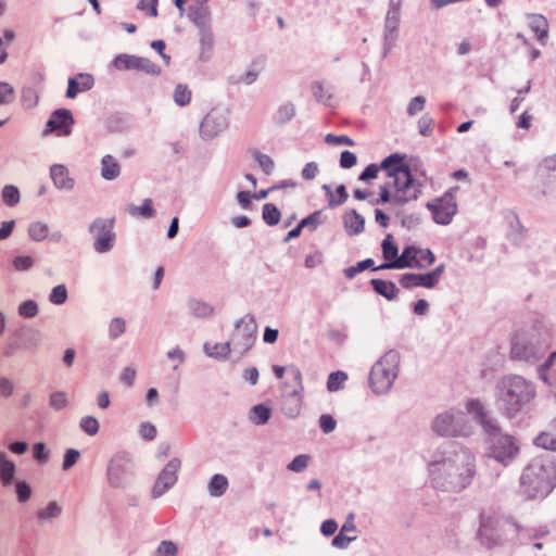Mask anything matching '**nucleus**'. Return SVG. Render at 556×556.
<instances>
[{"instance_id":"obj_1","label":"nucleus","mask_w":556,"mask_h":556,"mask_svg":"<svg viewBox=\"0 0 556 556\" xmlns=\"http://www.w3.org/2000/svg\"><path fill=\"white\" fill-rule=\"evenodd\" d=\"M431 485L444 492H462L477 476L476 455L467 447L451 444L440 450L428 464Z\"/></svg>"},{"instance_id":"obj_2","label":"nucleus","mask_w":556,"mask_h":556,"mask_svg":"<svg viewBox=\"0 0 556 556\" xmlns=\"http://www.w3.org/2000/svg\"><path fill=\"white\" fill-rule=\"evenodd\" d=\"M556 486V463L553 456L538 455L530 459L520 476L521 492L528 498H544Z\"/></svg>"},{"instance_id":"obj_3","label":"nucleus","mask_w":556,"mask_h":556,"mask_svg":"<svg viewBox=\"0 0 556 556\" xmlns=\"http://www.w3.org/2000/svg\"><path fill=\"white\" fill-rule=\"evenodd\" d=\"M496 390V401L508 417H515L536 396L534 383L519 375L503 377Z\"/></svg>"},{"instance_id":"obj_4","label":"nucleus","mask_w":556,"mask_h":556,"mask_svg":"<svg viewBox=\"0 0 556 556\" xmlns=\"http://www.w3.org/2000/svg\"><path fill=\"white\" fill-rule=\"evenodd\" d=\"M400 354L390 350L371 367L369 384L376 394H384L391 390L399 374Z\"/></svg>"},{"instance_id":"obj_5","label":"nucleus","mask_w":556,"mask_h":556,"mask_svg":"<svg viewBox=\"0 0 556 556\" xmlns=\"http://www.w3.org/2000/svg\"><path fill=\"white\" fill-rule=\"evenodd\" d=\"M546 348L535 329L517 331L511 338L510 356L513 359L534 364L542 358Z\"/></svg>"},{"instance_id":"obj_6","label":"nucleus","mask_w":556,"mask_h":556,"mask_svg":"<svg viewBox=\"0 0 556 556\" xmlns=\"http://www.w3.org/2000/svg\"><path fill=\"white\" fill-rule=\"evenodd\" d=\"M485 432L489 435L486 456L503 466H508L520 451L516 439L508 433H503L497 424L494 429H489Z\"/></svg>"},{"instance_id":"obj_7","label":"nucleus","mask_w":556,"mask_h":556,"mask_svg":"<svg viewBox=\"0 0 556 556\" xmlns=\"http://www.w3.org/2000/svg\"><path fill=\"white\" fill-rule=\"evenodd\" d=\"M432 429L442 437H467L471 433L465 414L454 409L439 414L432 422Z\"/></svg>"},{"instance_id":"obj_8","label":"nucleus","mask_w":556,"mask_h":556,"mask_svg":"<svg viewBox=\"0 0 556 556\" xmlns=\"http://www.w3.org/2000/svg\"><path fill=\"white\" fill-rule=\"evenodd\" d=\"M458 186L450 188L442 197L427 202L426 207L431 213L432 219L438 225H450L458 212L456 193Z\"/></svg>"},{"instance_id":"obj_9","label":"nucleus","mask_w":556,"mask_h":556,"mask_svg":"<svg viewBox=\"0 0 556 556\" xmlns=\"http://www.w3.org/2000/svg\"><path fill=\"white\" fill-rule=\"evenodd\" d=\"M132 477V463L128 453L114 454L106 466V481L113 489H125Z\"/></svg>"},{"instance_id":"obj_10","label":"nucleus","mask_w":556,"mask_h":556,"mask_svg":"<svg viewBox=\"0 0 556 556\" xmlns=\"http://www.w3.org/2000/svg\"><path fill=\"white\" fill-rule=\"evenodd\" d=\"M294 380V388L289 390L288 384L283 386L282 412L289 418L299 416L303 403V381L301 370L292 365L288 368Z\"/></svg>"},{"instance_id":"obj_11","label":"nucleus","mask_w":556,"mask_h":556,"mask_svg":"<svg viewBox=\"0 0 556 556\" xmlns=\"http://www.w3.org/2000/svg\"><path fill=\"white\" fill-rule=\"evenodd\" d=\"M387 185L393 190V201L397 204H403L417 198V190L408 167L404 169L397 168L396 174L389 177Z\"/></svg>"},{"instance_id":"obj_12","label":"nucleus","mask_w":556,"mask_h":556,"mask_svg":"<svg viewBox=\"0 0 556 556\" xmlns=\"http://www.w3.org/2000/svg\"><path fill=\"white\" fill-rule=\"evenodd\" d=\"M256 339V324L253 317L245 316L237 320L236 330L231 336L230 343L235 351L240 354L248 352Z\"/></svg>"},{"instance_id":"obj_13","label":"nucleus","mask_w":556,"mask_h":556,"mask_svg":"<svg viewBox=\"0 0 556 556\" xmlns=\"http://www.w3.org/2000/svg\"><path fill=\"white\" fill-rule=\"evenodd\" d=\"M114 219L97 218L89 227L94 237L93 248L98 253L109 252L114 245Z\"/></svg>"},{"instance_id":"obj_14","label":"nucleus","mask_w":556,"mask_h":556,"mask_svg":"<svg viewBox=\"0 0 556 556\" xmlns=\"http://www.w3.org/2000/svg\"><path fill=\"white\" fill-rule=\"evenodd\" d=\"M228 127V112L225 109H213L203 118L200 125V135L211 140Z\"/></svg>"},{"instance_id":"obj_15","label":"nucleus","mask_w":556,"mask_h":556,"mask_svg":"<svg viewBox=\"0 0 556 556\" xmlns=\"http://www.w3.org/2000/svg\"><path fill=\"white\" fill-rule=\"evenodd\" d=\"M180 468L181 460L178 457L172 458L164 466L152 488L151 495L153 498L162 496L176 484Z\"/></svg>"},{"instance_id":"obj_16","label":"nucleus","mask_w":556,"mask_h":556,"mask_svg":"<svg viewBox=\"0 0 556 556\" xmlns=\"http://www.w3.org/2000/svg\"><path fill=\"white\" fill-rule=\"evenodd\" d=\"M74 123V116L68 109H58L51 113L43 134L54 132L58 137H67L73 131Z\"/></svg>"},{"instance_id":"obj_17","label":"nucleus","mask_w":556,"mask_h":556,"mask_svg":"<svg viewBox=\"0 0 556 556\" xmlns=\"http://www.w3.org/2000/svg\"><path fill=\"white\" fill-rule=\"evenodd\" d=\"M113 65L118 71L137 70L150 75L160 74V67L149 59L126 53L116 55Z\"/></svg>"},{"instance_id":"obj_18","label":"nucleus","mask_w":556,"mask_h":556,"mask_svg":"<svg viewBox=\"0 0 556 556\" xmlns=\"http://www.w3.org/2000/svg\"><path fill=\"white\" fill-rule=\"evenodd\" d=\"M39 341L40 338L38 332L33 330H20L9 339L4 354L12 356L20 350H35L39 345Z\"/></svg>"},{"instance_id":"obj_19","label":"nucleus","mask_w":556,"mask_h":556,"mask_svg":"<svg viewBox=\"0 0 556 556\" xmlns=\"http://www.w3.org/2000/svg\"><path fill=\"white\" fill-rule=\"evenodd\" d=\"M50 177L56 189L72 190L75 180L70 176L68 169L62 164H54L50 167Z\"/></svg>"},{"instance_id":"obj_20","label":"nucleus","mask_w":556,"mask_h":556,"mask_svg":"<svg viewBox=\"0 0 556 556\" xmlns=\"http://www.w3.org/2000/svg\"><path fill=\"white\" fill-rule=\"evenodd\" d=\"M416 253L417 248L415 247H406L402 254L399 255V258L391 263H383L382 265L376 267L375 269H383V268H415L416 265Z\"/></svg>"},{"instance_id":"obj_21","label":"nucleus","mask_w":556,"mask_h":556,"mask_svg":"<svg viewBox=\"0 0 556 556\" xmlns=\"http://www.w3.org/2000/svg\"><path fill=\"white\" fill-rule=\"evenodd\" d=\"M466 410L483 427L484 431L494 429L495 420L488 418L484 406L479 400H470L466 404Z\"/></svg>"},{"instance_id":"obj_22","label":"nucleus","mask_w":556,"mask_h":556,"mask_svg":"<svg viewBox=\"0 0 556 556\" xmlns=\"http://www.w3.org/2000/svg\"><path fill=\"white\" fill-rule=\"evenodd\" d=\"M399 282L405 289H410V288H415V287H424L427 289L434 288V285L431 281V278L429 277L428 273H425V274L407 273V274H404L401 276Z\"/></svg>"},{"instance_id":"obj_23","label":"nucleus","mask_w":556,"mask_h":556,"mask_svg":"<svg viewBox=\"0 0 556 556\" xmlns=\"http://www.w3.org/2000/svg\"><path fill=\"white\" fill-rule=\"evenodd\" d=\"M554 366H556V352H552L536 368L539 379L547 386L556 383V371L552 370Z\"/></svg>"},{"instance_id":"obj_24","label":"nucleus","mask_w":556,"mask_h":556,"mask_svg":"<svg viewBox=\"0 0 556 556\" xmlns=\"http://www.w3.org/2000/svg\"><path fill=\"white\" fill-rule=\"evenodd\" d=\"M497 518L490 514L480 515L479 536L481 540H485L488 545L495 544L497 538L493 539L491 532L496 529Z\"/></svg>"},{"instance_id":"obj_25","label":"nucleus","mask_w":556,"mask_h":556,"mask_svg":"<svg viewBox=\"0 0 556 556\" xmlns=\"http://www.w3.org/2000/svg\"><path fill=\"white\" fill-rule=\"evenodd\" d=\"M343 224L345 231L350 236H356L364 231L365 219L355 210L345 212L343 215Z\"/></svg>"},{"instance_id":"obj_26","label":"nucleus","mask_w":556,"mask_h":556,"mask_svg":"<svg viewBox=\"0 0 556 556\" xmlns=\"http://www.w3.org/2000/svg\"><path fill=\"white\" fill-rule=\"evenodd\" d=\"M80 83L77 81L76 78H70L67 90H66V97L68 99H74L78 92L86 91L92 88L93 86V78L91 75L88 74H79Z\"/></svg>"},{"instance_id":"obj_27","label":"nucleus","mask_w":556,"mask_h":556,"mask_svg":"<svg viewBox=\"0 0 556 556\" xmlns=\"http://www.w3.org/2000/svg\"><path fill=\"white\" fill-rule=\"evenodd\" d=\"M529 27L536 35L538 40L544 45L548 34V22L541 14H530Z\"/></svg>"},{"instance_id":"obj_28","label":"nucleus","mask_w":556,"mask_h":556,"mask_svg":"<svg viewBox=\"0 0 556 556\" xmlns=\"http://www.w3.org/2000/svg\"><path fill=\"white\" fill-rule=\"evenodd\" d=\"M15 470V464L8 458V455L4 452H0V481L3 486L12 484Z\"/></svg>"},{"instance_id":"obj_29","label":"nucleus","mask_w":556,"mask_h":556,"mask_svg":"<svg viewBox=\"0 0 556 556\" xmlns=\"http://www.w3.org/2000/svg\"><path fill=\"white\" fill-rule=\"evenodd\" d=\"M295 105L292 102H285L273 113L271 119L276 125H283L295 116Z\"/></svg>"},{"instance_id":"obj_30","label":"nucleus","mask_w":556,"mask_h":556,"mask_svg":"<svg viewBox=\"0 0 556 556\" xmlns=\"http://www.w3.org/2000/svg\"><path fill=\"white\" fill-rule=\"evenodd\" d=\"M121 168L116 159L110 154L101 161V176L106 180H113L119 176Z\"/></svg>"},{"instance_id":"obj_31","label":"nucleus","mask_w":556,"mask_h":556,"mask_svg":"<svg viewBox=\"0 0 556 556\" xmlns=\"http://www.w3.org/2000/svg\"><path fill=\"white\" fill-rule=\"evenodd\" d=\"M374 290L388 300H394L399 294V289L394 282L383 279H372L370 281Z\"/></svg>"},{"instance_id":"obj_32","label":"nucleus","mask_w":556,"mask_h":556,"mask_svg":"<svg viewBox=\"0 0 556 556\" xmlns=\"http://www.w3.org/2000/svg\"><path fill=\"white\" fill-rule=\"evenodd\" d=\"M539 174L548 184L556 186V154L543 160L539 167Z\"/></svg>"},{"instance_id":"obj_33","label":"nucleus","mask_w":556,"mask_h":556,"mask_svg":"<svg viewBox=\"0 0 556 556\" xmlns=\"http://www.w3.org/2000/svg\"><path fill=\"white\" fill-rule=\"evenodd\" d=\"M228 485V479L224 475L215 473L207 484V492L212 497H219L225 494Z\"/></svg>"},{"instance_id":"obj_34","label":"nucleus","mask_w":556,"mask_h":556,"mask_svg":"<svg viewBox=\"0 0 556 556\" xmlns=\"http://www.w3.org/2000/svg\"><path fill=\"white\" fill-rule=\"evenodd\" d=\"M204 352L208 357L216 359H226L230 353V342L224 343H204Z\"/></svg>"},{"instance_id":"obj_35","label":"nucleus","mask_w":556,"mask_h":556,"mask_svg":"<svg viewBox=\"0 0 556 556\" xmlns=\"http://www.w3.org/2000/svg\"><path fill=\"white\" fill-rule=\"evenodd\" d=\"M126 212L135 217L142 218H151L155 215V211L153 208V202L151 199H144L142 204L137 206L134 204H129L126 207Z\"/></svg>"},{"instance_id":"obj_36","label":"nucleus","mask_w":556,"mask_h":556,"mask_svg":"<svg viewBox=\"0 0 556 556\" xmlns=\"http://www.w3.org/2000/svg\"><path fill=\"white\" fill-rule=\"evenodd\" d=\"M380 169H383L387 172L388 177H391L392 175L396 174L397 168L404 169L408 167L403 162V156H401L397 153H393L386 157L379 165Z\"/></svg>"},{"instance_id":"obj_37","label":"nucleus","mask_w":556,"mask_h":556,"mask_svg":"<svg viewBox=\"0 0 556 556\" xmlns=\"http://www.w3.org/2000/svg\"><path fill=\"white\" fill-rule=\"evenodd\" d=\"M27 232L31 240L40 242L48 237L49 226L43 222L36 220L29 224Z\"/></svg>"},{"instance_id":"obj_38","label":"nucleus","mask_w":556,"mask_h":556,"mask_svg":"<svg viewBox=\"0 0 556 556\" xmlns=\"http://www.w3.org/2000/svg\"><path fill=\"white\" fill-rule=\"evenodd\" d=\"M188 307H189L190 312L192 313V315H194L195 317H201V318L211 316L214 311L213 307L208 303L197 300V299H191L188 302Z\"/></svg>"},{"instance_id":"obj_39","label":"nucleus","mask_w":556,"mask_h":556,"mask_svg":"<svg viewBox=\"0 0 556 556\" xmlns=\"http://www.w3.org/2000/svg\"><path fill=\"white\" fill-rule=\"evenodd\" d=\"M1 199L3 203L10 207L17 205L21 200L18 188L14 185H5L1 191Z\"/></svg>"},{"instance_id":"obj_40","label":"nucleus","mask_w":556,"mask_h":556,"mask_svg":"<svg viewBox=\"0 0 556 556\" xmlns=\"http://www.w3.org/2000/svg\"><path fill=\"white\" fill-rule=\"evenodd\" d=\"M401 12L388 10L386 17V40L393 39V35L396 31L400 24Z\"/></svg>"},{"instance_id":"obj_41","label":"nucleus","mask_w":556,"mask_h":556,"mask_svg":"<svg viewBox=\"0 0 556 556\" xmlns=\"http://www.w3.org/2000/svg\"><path fill=\"white\" fill-rule=\"evenodd\" d=\"M382 254L386 263H391L399 258V250L392 235H388L382 241Z\"/></svg>"},{"instance_id":"obj_42","label":"nucleus","mask_w":556,"mask_h":556,"mask_svg":"<svg viewBox=\"0 0 556 556\" xmlns=\"http://www.w3.org/2000/svg\"><path fill=\"white\" fill-rule=\"evenodd\" d=\"M62 513V507L56 502H50L45 508L37 513L40 521H48L58 518Z\"/></svg>"},{"instance_id":"obj_43","label":"nucleus","mask_w":556,"mask_h":556,"mask_svg":"<svg viewBox=\"0 0 556 556\" xmlns=\"http://www.w3.org/2000/svg\"><path fill=\"white\" fill-rule=\"evenodd\" d=\"M269 417H270V409L263 404L255 405L251 409L250 419L255 425L266 424L268 421Z\"/></svg>"},{"instance_id":"obj_44","label":"nucleus","mask_w":556,"mask_h":556,"mask_svg":"<svg viewBox=\"0 0 556 556\" xmlns=\"http://www.w3.org/2000/svg\"><path fill=\"white\" fill-rule=\"evenodd\" d=\"M534 444L544 450L556 451V437L552 432L542 431L535 437Z\"/></svg>"},{"instance_id":"obj_45","label":"nucleus","mask_w":556,"mask_h":556,"mask_svg":"<svg viewBox=\"0 0 556 556\" xmlns=\"http://www.w3.org/2000/svg\"><path fill=\"white\" fill-rule=\"evenodd\" d=\"M191 90L187 85L178 84L174 90V101L179 106L189 104L191 100Z\"/></svg>"},{"instance_id":"obj_46","label":"nucleus","mask_w":556,"mask_h":556,"mask_svg":"<svg viewBox=\"0 0 556 556\" xmlns=\"http://www.w3.org/2000/svg\"><path fill=\"white\" fill-rule=\"evenodd\" d=\"M262 215L264 222L269 226L277 225L280 220V212L277 206L271 203H266L263 206Z\"/></svg>"},{"instance_id":"obj_47","label":"nucleus","mask_w":556,"mask_h":556,"mask_svg":"<svg viewBox=\"0 0 556 556\" xmlns=\"http://www.w3.org/2000/svg\"><path fill=\"white\" fill-rule=\"evenodd\" d=\"M79 427L81 431H84L86 434L93 437L99 432L100 425L96 417L93 416H84L79 420Z\"/></svg>"},{"instance_id":"obj_48","label":"nucleus","mask_w":556,"mask_h":556,"mask_svg":"<svg viewBox=\"0 0 556 556\" xmlns=\"http://www.w3.org/2000/svg\"><path fill=\"white\" fill-rule=\"evenodd\" d=\"M15 493L18 503L24 504L30 500L33 490L27 481L17 480L15 482Z\"/></svg>"},{"instance_id":"obj_49","label":"nucleus","mask_w":556,"mask_h":556,"mask_svg":"<svg viewBox=\"0 0 556 556\" xmlns=\"http://www.w3.org/2000/svg\"><path fill=\"white\" fill-rule=\"evenodd\" d=\"M434 262V254L429 249H418L416 253V265L417 268H425L432 265Z\"/></svg>"},{"instance_id":"obj_50","label":"nucleus","mask_w":556,"mask_h":556,"mask_svg":"<svg viewBox=\"0 0 556 556\" xmlns=\"http://www.w3.org/2000/svg\"><path fill=\"white\" fill-rule=\"evenodd\" d=\"M348 379V375L344 371L331 372L328 377L327 389L330 392L338 391L342 388V384Z\"/></svg>"},{"instance_id":"obj_51","label":"nucleus","mask_w":556,"mask_h":556,"mask_svg":"<svg viewBox=\"0 0 556 556\" xmlns=\"http://www.w3.org/2000/svg\"><path fill=\"white\" fill-rule=\"evenodd\" d=\"M67 300V290L64 285H58L55 286L50 294H49V301L54 305H62Z\"/></svg>"},{"instance_id":"obj_52","label":"nucleus","mask_w":556,"mask_h":556,"mask_svg":"<svg viewBox=\"0 0 556 556\" xmlns=\"http://www.w3.org/2000/svg\"><path fill=\"white\" fill-rule=\"evenodd\" d=\"M126 330V321L123 318H113L109 325V337L117 339Z\"/></svg>"},{"instance_id":"obj_53","label":"nucleus","mask_w":556,"mask_h":556,"mask_svg":"<svg viewBox=\"0 0 556 556\" xmlns=\"http://www.w3.org/2000/svg\"><path fill=\"white\" fill-rule=\"evenodd\" d=\"M177 553L176 544L169 540L162 541L155 551L156 556H177Z\"/></svg>"},{"instance_id":"obj_54","label":"nucleus","mask_w":556,"mask_h":556,"mask_svg":"<svg viewBox=\"0 0 556 556\" xmlns=\"http://www.w3.org/2000/svg\"><path fill=\"white\" fill-rule=\"evenodd\" d=\"M18 314L25 318L35 317L38 314V305L33 300L24 301L18 306Z\"/></svg>"},{"instance_id":"obj_55","label":"nucleus","mask_w":556,"mask_h":556,"mask_svg":"<svg viewBox=\"0 0 556 556\" xmlns=\"http://www.w3.org/2000/svg\"><path fill=\"white\" fill-rule=\"evenodd\" d=\"M374 265V261L371 258L364 260L362 262H358L354 266H350L344 269V275L346 278L352 279L354 278L358 273L365 270L366 268H369Z\"/></svg>"},{"instance_id":"obj_56","label":"nucleus","mask_w":556,"mask_h":556,"mask_svg":"<svg viewBox=\"0 0 556 556\" xmlns=\"http://www.w3.org/2000/svg\"><path fill=\"white\" fill-rule=\"evenodd\" d=\"M312 91H313L315 99L319 102L326 103L331 99V93H330L329 88L325 87L320 83H315L312 86Z\"/></svg>"},{"instance_id":"obj_57","label":"nucleus","mask_w":556,"mask_h":556,"mask_svg":"<svg viewBox=\"0 0 556 556\" xmlns=\"http://www.w3.org/2000/svg\"><path fill=\"white\" fill-rule=\"evenodd\" d=\"M38 94L33 88H24L22 91V103L25 108L31 109L38 103Z\"/></svg>"},{"instance_id":"obj_58","label":"nucleus","mask_w":556,"mask_h":556,"mask_svg":"<svg viewBox=\"0 0 556 556\" xmlns=\"http://www.w3.org/2000/svg\"><path fill=\"white\" fill-rule=\"evenodd\" d=\"M255 161L265 174L269 175L273 173L275 163L269 155L257 152L255 153Z\"/></svg>"},{"instance_id":"obj_59","label":"nucleus","mask_w":556,"mask_h":556,"mask_svg":"<svg viewBox=\"0 0 556 556\" xmlns=\"http://www.w3.org/2000/svg\"><path fill=\"white\" fill-rule=\"evenodd\" d=\"M426 105V98L424 96L414 97L408 105H407V114L409 116H415L417 113L421 112Z\"/></svg>"},{"instance_id":"obj_60","label":"nucleus","mask_w":556,"mask_h":556,"mask_svg":"<svg viewBox=\"0 0 556 556\" xmlns=\"http://www.w3.org/2000/svg\"><path fill=\"white\" fill-rule=\"evenodd\" d=\"M137 9L151 17L157 16V0H140Z\"/></svg>"},{"instance_id":"obj_61","label":"nucleus","mask_w":556,"mask_h":556,"mask_svg":"<svg viewBox=\"0 0 556 556\" xmlns=\"http://www.w3.org/2000/svg\"><path fill=\"white\" fill-rule=\"evenodd\" d=\"M418 130L421 136L428 137L432 134L433 119L430 115L425 114L418 119Z\"/></svg>"},{"instance_id":"obj_62","label":"nucleus","mask_w":556,"mask_h":556,"mask_svg":"<svg viewBox=\"0 0 556 556\" xmlns=\"http://www.w3.org/2000/svg\"><path fill=\"white\" fill-rule=\"evenodd\" d=\"M13 267L18 271H25L33 267L34 258L29 255H20L14 257Z\"/></svg>"},{"instance_id":"obj_63","label":"nucleus","mask_w":556,"mask_h":556,"mask_svg":"<svg viewBox=\"0 0 556 556\" xmlns=\"http://www.w3.org/2000/svg\"><path fill=\"white\" fill-rule=\"evenodd\" d=\"M336 193H337V198H334L333 195H331V198H329V201H328L329 207L339 206V205L343 204L348 200L349 195H348V192H346V189H345L344 185L338 186L337 190H336Z\"/></svg>"},{"instance_id":"obj_64","label":"nucleus","mask_w":556,"mask_h":556,"mask_svg":"<svg viewBox=\"0 0 556 556\" xmlns=\"http://www.w3.org/2000/svg\"><path fill=\"white\" fill-rule=\"evenodd\" d=\"M50 406L55 410H61L67 405V399L64 392H53L49 399Z\"/></svg>"}]
</instances>
